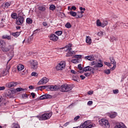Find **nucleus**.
<instances>
[{"mask_svg":"<svg viewBox=\"0 0 128 128\" xmlns=\"http://www.w3.org/2000/svg\"><path fill=\"white\" fill-rule=\"evenodd\" d=\"M92 104H93L92 101H88V106H92Z\"/></svg>","mask_w":128,"mask_h":128,"instance_id":"54","label":"nucleus"},{"mask_svg":"<svg viewBox=\"0 0 128 128\" xmlns=\"http://www.w3.org/2000/svg\"><path fill=\"white\" fill-rule=\"evenodd\" d=\"M88 94L90 96L94 94V91H89L88 92Z\"/></svg>","mask_w":128,"mask_h":128,"instance_id":"61","label":"nucleus"},{"mask_svg":"<svg viewBox=\"0 0 128 128\" xmlns=\"http://www.w3.org/2000/svg\"><path fill=\"white\" fill-rule=\"evenodd\" d=\"M17 68L19 72H20V70H22L24 68V66L22 64H19L17 66Z\"/></svg>","mask_w":128,"mask_h":128,"instance_id":"20","label":"nucleus"},{"mask_svg":"<svg viewBox=\"0 0 128 128\" xmlns=\"http://www.w3.org/2000/svg\"><path fill=\"white\" fill-rule=\"evenodd\" d=\"M65 26L66 28H72V24H70V22H67L65 24Z\"/></svg>","mask_w":128,"mask_h":128,"instance_id":"33","label":"nucleus"},{"mask_svg":"<svg viewBox=\"0 0 128 128\" xmlns=\"http://www.w3.org/2000/svg\"><path fill=\"white\" fill-rule=\"evenodd\" d=\"M92 128V124L87 125L85 127V128Z\"/></svg>","mask_w":128,"mask_h":128,"instance_id":"53","label":"nucleus"},{"mask_svg":"<svg viewBox=\"0 0 128 128\" xmlns=\"http://www.w3.org/2000/svg\"><path fill=\"white\" fill-rule=\"evenodd\" d=\"M11 16L12 18H14V20L18 19V15L16 13H13L12 14Z\"/></svg>","mask_w":128,"mask_h":128,"instance_id":"29","label":"nucleus"},{"mask_svg":"<svg viewBox=\"0 0 128 128\" xmlns=\"http://www.w3.org/2000/svg\"><path fill=\"white\" fill-rule=\"evenodd\" d=\"M42 24L44 26H48V23H46V22H43Z\"/></svg>","mask_w":128,"mask_h":128,"instance_id":"62","label":"nucleus"},{"mask_svg":"<svg viewBox=\"0 0 128 128\" xmlns=\"http://www.w3.org/2000/svg\"><path fill=\"white\" fill-rule=\"evenodd\" d=\"M40 32V29H36V30H34L33 34H36V32Z\"/></svg>","mask_w":128,"mask_h":128,"instance_id":"44","label":"nucleus"},{"mask_svg":"<svg viewBox=\"0 0 128 128\" xmlns=\"http://www.w3.org/2000/svg\"><path fill=\"white\" fill-rule=\"evenodd\" d=\"M80 10H81V12H78V14H80V15H77L76 16V18H82V16H84L82 14H84V12L82 10H86V8H83L82 7H80Z\"/></svg>","mask_w":128,"mask_h":128,"instance_id":"11","label":"nucleus"},{"mask_svg":"<svg viewBox=\"0 0 128 128\" xmlns=\"http://www.w3.org/2000/svg\"><path fill=\"white\" fill-rule=\"evenodd\" d=\"M48 82V78L44 77L41 80L39 81V82L38 83V86H40V84H46V82Z\"/></svg>","mask_w":128,"mask_h":128,"instance_id":"10","label":"nucleus"},{"mask_svg":"<svg viewBox=\"0 0 128 128\" xmlns=\"http://www.w3.org/2000/svg\"><path fill=\"white\" fill-rule=\"evenodd\" d=\"M48 86H40L37 88L38 90H45L46 88Z\"/></svg>","mask_w":128,"mask_h":128,"instance_id":"28","label":"nucleus"},{"mask_svg":"<svg viewBox=\"0 0 128 128\" xmlns=\"http://www.w3.org/2000/svg\"><path fill=\"white\" fill-rule=\"evenodd\" d=\"M46 90H50V86H47L46 87Z\"/></svg>","mask_w":128,"mask_h":128,"instance_id":"50","label":"nucleus"},{"mask_svg":"<svg viewBox=\"0 0 128 128\" xmlns=\"http://www.w3.org/2000/svg\"><path fill=\"white\" fill-rule=\"evenodd\" d=\"M125 25H126V24H124V23L121 22H117L116 24V27L122 26H125Z\"/></svg>","mask_w":128,"mask_h":128,"instance_id":"25","label":"nucleus"},{"mask_svg":"<svg viewBox=\"0 0 128 128\" xmlns=\"http://www.w3.org/2000/svg\"><path fill=\"white\" fill-rule=\"evenodd\" d=\"M52 112L45 113L38 116V118L40 120H48V118H52Z\"/></svg>","mask_w":128,"mask_h":128,"instance_id":"2","label":"nucleus"},{"mask_svg":"<svg viewBox=\"0 0 128 128\" xmlns=\"http://www.w3.org/2000/svg\"><path fill=\"white\" fill-rule=\"evenodd\" d=\"M86 42L88 44H92V38L90 36H87L86 37Z\"/></svg>","mask_w":128,"mask_h":128,"instance_id":"23","label":"nucleus"},{"mask_svg":"<svg viewBox=\"0 0 128 128\" xmlns=\"http://www.w3.org/2000/svg\"><path fill=\"white\" fill-rule=\"evenodd\" d=\"M50 40L53 42H56L58 40V37L54 34H51L50 36Z\"/></svg>","mask_w":128,"mask_h":128,"instance_id":"15","label":"nucleus"},{"mask_svg":"<svg viewBox=\"0 0 128 128\" xmlns=\"http://www.w3.org/2000/svg\"><path fill=\"white\" fill-rule=\"evenodd\" d=\"M72 74H76V72L75 70H70Z\"/></svg>","mask_w":128,"mask_h":128,"instance_id":"59","label":"nucleus"},{"mask_svg":"<svg viewBox=\"0 0 128 128\" xmlns=\"http://www.w3.org/2000/svg\"><path fill=\"white\" fill-rule=\"evenodd\" d=\"M116 116H117V113L115 112L108 114V116H110V118H116Z\"/></svg>","mask_w":128,"mask_h":128,"instance_id":"19","label":"nucleus"},{"mask_svg":"<svg viewBox=\"0 0 128 128\" xmlns=\"http://www.w3.org/2000/svg\"><path fill=\"white\" fill-rule=\"evenodd\" d=\"M90 124V120L86 121L84 123V124L86 126H88V124Z\"/></svg>","mask_w":128,"mask_h":128,"instance_id":"38","label":"nucleus"},{"mask_svg":"<svg viewBox=\"0 0 128 128\" xmlns=\"http://www.w3.org/2000/svg\"><path fill=\"white\" fill-rule=\"evenodd\" d=\"M104 72L106 74H110V70H104Z\"/></svg>","mask_w":128,"mask_h":128,"instance_id":"43","label":"nucleus"},{"mask_svg":"<svg viewBox=\"0 0 128 128\" xmlns=\"http://www.w3.org/2000/svg\"><path fill=\"white\" fill-rule=\"evenodd\" d=\"M24 22V18L22 16H18L17 19L16 20V24L18 26H22Z\"/></svg>","mask_w":128,"mask_h":128,"instance_id":"5","label":"nucleus"},{"mask_svg":"<svg viewBox=\"0 0 128 128\" xmlns=\"http://www.w3.org/2000/svg\"><path fill=\"white\" fill-rule=\"evenodd\" d=\"M102 66H104V65L102 64V62H98L96 63V65L94 66V70H98V68H102Z\"/></svg>","mask_w":128,"mask_h":128,"instance_id":"16","label":"nucleus"},{"mask_svg":"<svg viewBox=\"0 0 128 128\" xmlns=\"http://www.w3.org/2000/svg\"><path fill=\"white\" fill-rule=\"evenodd\" d=\"M16 90H17V92H22L24 90V89L23 88H16Z\"/></svg>","mask_w":128,"mask_h":128,"instance_id":"40","label":"nucleus"},{"mask_svg":"<svg viewBox=\"0 0 128 128\" xmlns=\"http://www.w3.org/2000/svg\"><path fill=\"white\" fill-rule=\"evenodd\" d=\"M4 46H6V42L2 40H0V48L2 50Z\"/></svg>","mask_w":128,"mask_h":128,"instance_id":"24","label":"nucleus"},{"mask_svg":"<svg viewBox=\"0 0 128 128\" xmlns=\"http://www.w3.org/2000/svg\"><path fill=\"white\" fill-rule=\"evenodd\" d=\"M96 62H91L90 66H96Z\"/></svg>","mask_w":128,"mask_h":128,"instance_id":"55","label":"nucleus"},{"mask_svg":"<svg viewBox=\"0 0 128 128\" xmlns=\"http://www.w3.org/2000/svg\"><path fill=\"white\" fill-rule=\"evenodd\" d=\"M64 68H66V62L62 61L57 65L56 68L58 70H62Z\"/></svg>","mask_w":128,"mask_h":128,"instance_id":"4","label":"nucleus"},{"mask_svg":"<svg viewBox=\"0 0 128 128\" xmlns=\"http://www.w3.org/2000/svg\"><path fill=\"white\" fill-rule=\"evenodd\" d=\"M108 21H106V20H104V22H102V27L104 28V26H108Z\"/></svg>","mask_w":128,"mask_h":128,"instance_id":"30","label":"nucleus"},{"mask_svg":"<svg viewBox=\"0 0 128 128\" xmlns=\"http://www.w3.org/2000/svg\"><path fill=\"white\" fill-rule=\"evenodd\" d=\"M30 64L32 70H36L38 68V62L36 60H30Z\"/></svg>","mask_w":128,"mask_h":128,"instance_id":"3","label":"nucleus"},{"mask_svg":"<svg viewBox=\"0 0 128 128\" xmlns=\"http://www.w3.org/2000/svg\"><path fill=\"white\" fill-rule=\"evenodd\" d=\"M84 72H91L92 74H94V68L90 66H87L83 68Z\"/></svg>","mask_w":128,"mask_h":128,"instance_id":"9","label":"nucleus"},{"mask_svg":"<svg viewBox=\"0 0 128 128\" xmlns=\"http://www.w3.org/2000/svg\"><path fill=\"white\" fill-rule=\"evenodd\" d=\"M50 10H56V6L54 4H52L50 6Z\"/></svg>","mask_w":128,"mask_h":128,"instance_id":"34","label":"nucleus"},{"mask_svg":"<svg viewBox=\"0 0 128 128\" xmlns=\"http://www.w3.org/2000/svg\"><path fill=\"white\" fill-rule=\"evenodd\" d=\"M114 40H118V38L112 36L111 38L110 42H112Z\"/></svg>","mask_w":128,"mask_h":128,"instance_id":"37","label":"nucleus"},{"mask_svg":"<svg viewBox=\"0 0 128 128\" xmlns=\"http://www.w3.org/2000/svg\"><path fill=\"white\" fill-rule=\"evenodd\" d=\"M78 68L80 70H82V64H79L78 65Z\"/></svg>","mask_w":128,"mask_h":128,"instance_id":"46","label":"nucleus"},{"mask_svg":"<svg viewBox=\"0 0 128 128\" xmlns=\"http://www.w3.org/2000/svg\"><path fill=\"white\" fill-rule=\"evenodd\" d=\"M39 10H41L42 12H44L46 10V7L43 6H40L38 7Z\"/></svg>","mask_w":128,"mask_h":128,"instance_id":"32","label":"nucleus"},{"mask_svg":"<svg viewBox=\"0 0 128 128\" xmlns=\"http://www.w3.org/2000/svg\"><path fill=\"white\" fill-rule=\"evenodd\" d=\"M78 76H73V80H74L78 82Z\"/></svg>","mask_w":128,"mask_h":128,"instance_id":"47","label":"nucleus"},{"mask_svg":"<svg viewBox=\"0 0 128 128\" xmlns=\"http://www.w3.org/2000/svg\"><path fill=\"white\" fill-rule=\"evenodd\" d=\"M96 24L98 26H102V22H100V20H96Z\"/></svg>","mask_w":128,"mask_h":128,"instance_id":"35","label":"nucleus"},{"mask_svg":"<svg viewBox=\"0 0 128 128\" xmlns=\"http://www.w3.org/2000/svg\"><path fill=\"white\" fill-rule=\"evenodd\" d=\"M18 84V82H9L6 84V86L8 88H14V86H16Z\"/></svg>","mask_w":128,"mask_h":128,"instance_id":"8","label":"nucleus"},{"mask_svg":"<svg viewBox=\"0 0 128 128\" xmlns=\"http://www.w3.org/2000/svg\"><path fill=\"white\" fill-rule=\"evenodd\" d=\"M98 35L99 36H102V32H98Z\"/></svg>","mask_w":128,"mask_h":128,"instance_id":"64","label":"nucleus"},{"mask_svg":"<svg viewBox=\"0 0 128 128\" xmlns=\"http://www.w3.org/2000/svg\"><path fill=\"white\" fill-rule=\"evenodd\" d=\"M31 76H38V73L36 72H32L31 74Z\"/></svg>","mask_w":128,"mask_h":128,"instance_id":"41","label":"nucleus"},{"mask_svg":"<svg viewBox=\"0 0 128 128\" xmlns=\"http://www.w3.org/2000/svg\"><path fill=\"white\" fill-rule=\"evenodd\" d=\"M110 64H113L112 68H110V70H114L116 68V60L114 58V57H110Z\"/></svg>","mask_w":128,"mask_h":128,"instance_id":"6","label":"nucleus"},{"mask_svg":"<svg viewBox=\"0 0 128 128\" xmlns=\"http://www.w3.org/2000/svg\"><path fill=\"white\" fill-rule=\"evenodd\" d=\"M104 64H105L106 66H109V68H110V66H112V64H110V62H104Z\"/></svg>","mask_w":128,"mask_h":128,"instance_id":"45","label":"nucleus"},{"mask_svg":"<svg viewBox=\"0 0 128 128\" xmlns=\"http://www.w3.org/2000/svg\"><path fill=\"white\" fill-rule=\"evenodd\" d=\"M76 10V8L75 6H72L70 9V10Z\"/></svg>","mask_w":128,"mask_h":128,"instance_id":"51","label":"nucleus"},{"mask_svg":"<svg viewBox=\"0 0 128 128\" xmlns=\"http://www.w3.org/2000/svg\"><path fill=\"white\" fill-rule=\"evenodd\" d=\"M114 128H127L126 125L122 122H117Z\"/></svg>","mask_w":128,"mask_h":128,"instance_id":"13","label":"nucleus"},{"mask_svg":"<svg viewBox=\"0 0 128 128\" xmlns=\"http://www.w3.org/2000/svg\"><path fill=\"white\" fill-rule=\"evenodd\" d=\"M70 14L72 16H76L77 14H76V12H73V11H70Z\"/></svg>","mask_w":128,"mask_h":128,"instance_id":"31","label":"nucleus"},{"mask_svg":"<svg viewBox=\"0 0 128 128\" xmlns=\"http://www.w3.org/2000/svg\"><path fill=\"white\" fill-rule=\"evenodd\" d=\"M2 40H12V36L8 35H3L2 36Z\"/></svg>","mask_w":128,"mask_h":128,"instance_id":"17","label":"nucleus"},{"mask_svg":"<svg viewBox=\"0 0 128 128\" xmlns=\"http://www.w3.org/2000/svg\"><path fill=\"white\" fill-rule=\"evenodd\" d=\"M72 54H76V52L74 51H69L66 53V56H72Z\"/></svg>","mask_w":128,"mask_h":128,"instance_id":"22","label":"nucleus"},{"mask_svg":"<svg viewBox=\"0 0 128 128\" xmlns=\"http://www.w3.org/2000/svg\"><path fill=\"white\" fill-rule=\"evenodd\" d=\"M10 6V2H6L5 4V7L6 8H8V6Z\"/></svg>","mask_w":128,"mask_h":128,"instance_id":"48","label":"nucleus"},{"mask_svg":"<svg viewBox=\"0 0 128 128\" xmlns=\"http://www.w3.org/2000/svg\"><path fill=\"white\" fill-rule=\"evenodd\" d=\"M80 116H76L74 118V120L75 122H76V120H78L80 118Z\"/></svg>","mask_w":128,"mask_h":128,"instance_id":"52","label":"nucleus"},{"mask_svg":"<svg viewBox=\"0 0 128 128\" xmlns=\"http://www.w3.org/2000/svg\"><path fill=\"white\" fill-rule=\"evenodd\" d=\"M31 96H32V98H34L36 97V94H34V92H32Z\"/></svg>","mask_w":128,"mask_h":128,"instance_id":"57","label":"nucleus"},{"mask_svg":"<svg viewBox=\"0 0 128 128\" xmlns=\"http://www.w3.org/2000/svg\"><path fill=\"white\" fill-rule=\"evenodd\" d=\"M26 22L28 24H32V20L30 18H27Z\"/></svg>","mask_w":128,"mask_h":128,"instance_id":"26","label":"nucleus"},{"mask_svg":"<svg viewBox=\"0 0 128 128\" xmlns=\"http://www.w3.org/2000/svg\"><path fill=\"white\" fill-rule=\"evenodd\" d=\"M74 58H82V55L80 54H76L74 55Z\"/></svg>","mask_w":128,"mask_h":128,"instance_id":"42","label":"nucleus"},{"mask_svg":"<svg viewBox=\"0 0 128 128\" xmlns=\"http://www.w3.org/2000/svg\"><path fill=\"white\" fill-rule=\"evenodd\" d=\"M113 92L114 94H118V90H113Z\"/></svg>","mask_w":128,"mask_h":128,"instance_id":"49","label":"nucleus"},{"mask_svg":"<svg viewBox=\"0 0 128 128\" xmlns=\"http://www.w3.org/2000/svg\"><path fill=\"white\" fill-rule=\"evenodd\" d=\"M84 74L86 76H90V73H84Z\"/></svg>","mask_w":128,"mask_h":128,"instance_id":"60","label":"nucleus"},{"mask_svg":"<svg viewBox=\"0 0 128 128\" xmlns=\"http://www.w3.org/2000/svg\"><path fill=\"white\" fill-rule=\"evenodd\" d=\"M10 67H6V70L2 72V76H6V74H8V70H10Z\"/></svg>","mask_w":128,"mask_h":128,"instance_id":"21","label":"nucleus"},{"mask_svg":"<svg viewBox=\"0 0 128 128\" xmlns=\"http://www.w3.org/2000/svg\"><path fill=\"white\" fill-rule=\"evenodd\" d=\"M80 128H86V125L83 124H82L80 126Z\"/></svg>","mask_w":128,"mask_h":128,"instance_id":"58","label":"nucleus"},{"mask_svg":"<svg viewBox=\"0 0 128 128\" xmlns=\"http://www.w3.org/2000/svg\"><path fill=\"white\" fill-rule=\"evenodd\" d=\"M60 90V92H70V90H72V86L68 84H64L60 86H50V90Z\"/></svg>","mask_w":128,"mask_h":128,"instance_id":"1","label":"nucleus"},{"mask_svg":"<svg viewBox=\"0 0 128 128\" xmlns=\"http://www.w3.org/2000/svg\"><path fill=\"white\" fill-rule=\"evenodd\" d=\"M85 58L86 60H94V58H92V56H85Z\"/></svg>","mask_w":128,"mask_h":128,"instance_id":"27","label":"nucleus"},{"mask_svg":"<svg viewBox=\"0 0 128 128\" xmlns=\"http://www.w3.org/2000/svg\"><path fill=\"white\" fill-rule=\"evenodd\" d=\"M20 32H12L10 34L14 38H18V36H19L20 34Z\"/></svg>","mask_w":128,"mask_h":128,"instance_id":"18","label":"nucleus"},{"mask_svg":"<svg viewBox=\"0 0 128 128\" xmlns=\"http://www.w3.org/2000/svg\"><path fill=\"white\" fill-rule=\"evenodd\" d=\"M80 78H81L82 80H84V78H86V76L84 75L80 76Z\"/></svg>","mask_w":128,"mask_h":128,"instance_id":"63","label":"nucleus"},{"mask_svg":"<svg viewBox=\"0 0 128 128\" xmlns=\"http://www.w3.org/2000/svg\"><path fill=\"white\" fill-rule=\"evenodd\" d=\"M6 90V87L0 86V90Z\"/></svg>","mask_w":128,"mask_h":128,"instance_id":"56","label":"nucleus"},{"mask_svg":"<svg viewBox=\"0 0 128 128\" xmlns=\"http://www.w3.org/2000/svg\"><path fill=\"white\" fill-rule=\"evenodd\" d=\"M55 34H57V36H62V32L59 30V31H56Z\"/></svg>","mask_w":128,"mask_h":128,"instance_id":"36","label":"nucleus"},{"mask_svg":"<svg viewBox=\"0 0 128 128\" xmlns=\"http://www.w3.org/2000/svg\"><path fill=\"white\" fill-rule=\"evenodd\" d=\"M100 124H102V126H104L106 128H110V125L108 124V121L106 119H101Z\"/></svg>","mask_w":128,"mask_h":128,"instance_id":"7","label":"nucleus"},{"mask_svg":"<svg viewBox=\"0 0 128 128\" xmlns=\"http://www.w3.org/2000/svg\"><path fill=\"white\" fill-rule=\"evenodd\" d=\"M12 46L10 45H9L7 46H4L1 50L2 52H10V48H12Z\"/></svg>","mask_w":128,"mask_h":128,"instance_id":"12","label":"nucleus"},{"mask_svg":"<svg viewBox=\"0 0 128 128\" xmlns=\"http://www.w3.org/2000/svg\"><path fill=\"white\" fill-rule=\"evenodd\" d=\"M72 62H73V64H78V60L73 59L72 60Z\"/></svg>","mask_w":128,"mask_h":128,"instance_id":"39","label":"nucleus"},{"mask_svg":"<svg viewBox=\"0 0 128 128\" xmlns=\"http://www.w3.org/2000/svg\"><path fill=\"white\" fill-rule=\"evenodd\" d=\"M48 98H52V96L48 94H45L40 97V100H46Z\"/></svg>","mask_w":128,"mask_h":128,"instance_id":"14","label":"nucleus"}]
</instances>
